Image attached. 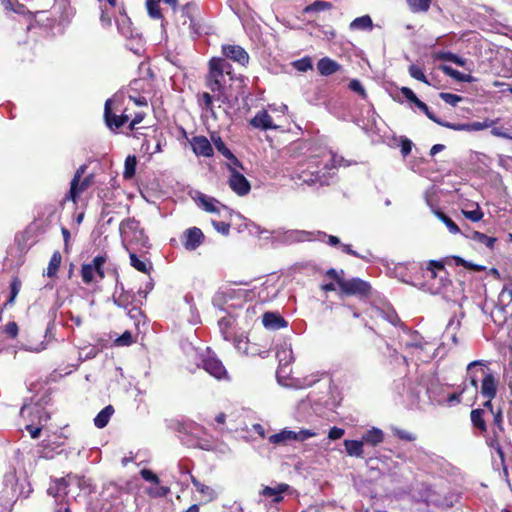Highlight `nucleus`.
<instances>
[{"instance_id": "64", "label": "nucleus", "mask_w": 512, "mask_h": 512, "mask_svg": "<svg viewBox=\"0 0 512 512\" xmlns=\"http://www.w3.org/2000/svg\"><path fill=\"white\" fill-rule=\"evenodd\" d=\"M499 302L508 305L512 303V288L505 286L499 294Z\"/></svg>"}, {"instance_id": "62", "label": "nucleus", "mask_w": 512, "mask_h": 512, "mask_svg": "<svg viewBox=\"0 0 512 512\" xmlns=\"http://www.w3.org/2000/svg\"><path fill=\"white\" fill-rule=\"evenodd\" d=\"M316 433L311 429L302 428L299 432H294L293 440L303 441L315 436Z\"/></svg>"}, {"instance_id": "58", "label": "nucleus", "mask_w": 512, "mask_h": 512, "mask_svg": "<svg viewBox=\"0 0 512 512\" xmlns=\"http://www.w3.org/2000/svg\"><path fill=\"white\" fill-rule=\"evenodd\" d=\"M126 310L129 318L134 320L136 325H138L141 322V320L144 319V314L138 306H129L128 309Z\"/></svg>"}, {"instance_id": "41", "label": "nucleus", "mask_w": 512, "mask_h": 512, "mask_svg": "<svg viewBox=\"0 0 512 512\" xmlns=\"http://www.w3.org/2000/svg\"><path fill=\"white\" fill-rule=\"evenodd\" d=\"M374 316L380 317L383 320H386L390 324L397 326L401 323L399 316L396 314L394 310H382L379 308H376L373 310Z\"/></svg>"}, {"instance_id": "38", "label": "nucleus", "mask_w": 512, "mask_h": 512, "mask_svg": "<svg viewBox=\"0 0 512 512\" xmlns=\"http://www.w3.org/2000/svg\"><path fill=\"white\" fill-rule=\"evenodd\" d=\"M214 96H211L210 93L204 92L199 95V104L206 113L210 114L211 117L216 118V112L213 106Z\"/></svg>"}, {"instance_id": "43", "label": "nucleus", "mask_w": 512, "mask_h": 512, "mask_svg": "<svg viewBox=\"0 0 512 512\" xmlns=\"http://www.w3.org/2000/svg\"><path fill=\"white\" fill-rule=\"evenodd\" d=\"M190 478L192 484L194 485V487L196 488L197 492L200 495L208 497L209 500H213L216 498V494L210 486L200 483L199 479L193 476L192 474L190 475Z\"/></svg>"}, {"instance_id": "16", "label": "nucleus", "mask_w": 512, "mask_h": 512, "mask_svg": "<svg viewBox=\"0 0 512 512\" xmlns=\"http://www.w3.org/2000/svg\"><path fill=\"white\" fill-rule=\"evenodd\" d=\"M228 185L238 196H246L251 189L247 178L234 168H230Z\"/></svg>"}, {"instance_id": "60", "label": "nucleus", "mask_w": 512, "mask_h": 512, "mask_svg": "<svg viewBox=\"0 0 512 512\" xmlns=\"http://www.w3.org/2000/svg\"><path fill=\"white\" fill-rule=\"evenodd\" d=\"M140 475L144 480L149 481L150 483H153L155 485H158L160 483L159 477L156 474H154L153 470H151V469H148V468L141 469Z\"/></svg>"}, {"instance_id": "17", "label": "nucleus", "mask_w": 512, "mask_h": 512, "mask_svg": "<svg viewBox=\"0 0 512 512\" xmlns=\"http://www.w3.org/2000/svg\"><path fill=\"white\" fill-rule=\"evenodd\" d=\"M204 239L201 229L192 227L184 231L182 237L183 247L188 251H194L200 247Z\"/></svg>"}, {"instance_id": "35", "label": "nucleus", "mask_w": 512, "mask_h": 512, "mask_svg": "<svg viewBox=\"0 0 512 512\" xmlns=\"http://www.w3.org/2000/svg\"><path fill=\"white\" fill-rule=\"evenodd\" d=\"M363 443L370 444L372 446H377L382 443L384 440V433L381 429L373 427L368 429V431L362 436Z\"/></svg>"}, {"instance_id": "18", "label": "nucleus", "mask_w": 512, "mask_h": 512, "mask_svg": "<svg viewBox=\"0 0 512 512\" xmlns=\"http://www.w3.org/2000/svg\"><path fill=\"white\" fill-rule=\"evenodd\" d=\"M135 297L136 294L134 292L125 290L123 284L117 283L112 300L118 307L127 310L135 301Z\"/></svg>"}, {"instance_id": "50", "label": "nucleus", "mask_w": 512, "mask_h": 512, "mask_svg": "<svg viewBox=\"0 0 512 512\" xmlns=\"http://www.w3.org/2000/svg\"><path fill=\"white\" fill-rule=\"evenodd\" d=\"M54 9H59L61 12V21H68L71 16V7L67 0H59L56 5L53 7Z\"/></svg>"}, {"instance_id": "63", "label": "nucleus", "mask_w": 512, "mask_h": 512, "mask_svg": "<svg viewBox=\"0 0 512 512\" xmlns=\"http://www.w3.org/2000/svg\"><path fill=\"white\" fill-rule=\"evenodd\" d=\"M44 427L45 426L34 425V424H29V423H26L24 426V428L27 430V432L30 434V436L34 439L40 437Z\"/></svg>"}, {"instance_id": "30", "label": "nucleus", "mask_w": 512, "mask_h": 512, "mask_svg": "<svg viewBox=\"0 0 512 512\" xmlns=\"http://www.w3.org/2000/svg\"><path fill=\"white\" fill-rule=\"evenodd\" d=\"M470 421L472 426L479 429L481 434L487 433V423L484 418L483 408H475L470 412Z\"/></svg>"}, {"instance_id": "55", "label": "nucleus", "mask_w": 512, "mask_h": 512, "mask_svg": "<svg viewBox=\"0 0 512 512\" xmlns=\"http://www.w3.org/2000/svg\"><path fill=\"white\" fill-rule=\"evenodd\" d=\"M432 0H409L412 10L415 12H426L429 10Z\"/></svg>"}, {"instance_id": "53", "label": "nucleus", "mask_w": 512, "mask_h": 512, "mask_svg": "<svg viewBox=\"0 0 512 512\" xmlns=\"http://www.w3.org/2000/svg\"><path fill=\"white\" fill-rule=\"evenodd\" d=\"M414 105L416 107H418L420 110H422L423 113L426 114V116L431 119L434 123L436 124H442V120L440 118H437L432 112L431 110L429 109V107L424 103L422 102V100H420L419 98H417V100L415 101Z\"/></svg>"}, {"instance_id": "49", "label": "nucleus", "mask_w": 512, "mask_h": 512, "mask_svg": "<svg viewBox=\"0 0 512 512\" xmlns=\"http://www.w3.org/2000/svg\"><path fill=\"white\" fill-rule=\"evenodd\" d=\"M499 119H489L486 118L482 122H472L469 123V131H479L484 130L486 128L492 127L497 124Z\"/></svg>"}, {"instance_id": "10", "label": "nucleus", "mask_w": 512, "mask_h": 512, "mask_svg": "<svg viewBox=\"0 0 512 512\" xmlns=\"http://www.w3.org/2000/svg\"><path fill=\"white\" fill-rule=\"evenodd\" d=\"M86 170V165H81L76 170L73 178L70 181V190L68 192V195L66 196V199H70L75 203L82 194V192L91 186V183L93 181V175H88L82 178Z\"/></svg>"}, {"instance_id": "32", "label": "nucleus", "mask_w": 512, "mask_h": 512, "mask_svg": "<svg viewBox=\"0 0 512 512\" xmlns=\"http://www.w3.org/2000/svg\"><path fill=\"white\" fill-rule=\"evenodd\" d=\"M317 68L320 74L329 76L336 73L340 68V65L329 57H323L319 60Z\"/></svg>"}, {"instance_id": "61", "label": "nucleus", "mask_w": 512, "mask_h": 512, "mask_svg": "<svg viewBox=\"0 0 512 512\" xmlns=\"http://www.w3.org/2000/svg\"><path fill=\"white\" fill-rule=\"evenodd\" d=\"M440 97L443 101H445L446 104H449L450 106H457L462 100V97L459 95L444 92L440 93Z\"/></svg>"}, {"instance_id": "23", "label": "nucleus", "mask_w": 512, "mask_h": 512, "mask_svg": "<svg viewBox=\"0 0 512 512\" xmlns=\"http://www.w3.org/2000/svg\"><path fill=\"white\" fill-rule=\"evenodd\" d=\"M196 201L200 208L210 213L220 214L221 210H228L226 206L220 204L219 200L204 194H199Z\"/></svg>"}, {"instance_id": "22", "label": "nucleus", "mask_w": 512, "mask_h": 512, "mask_svg": "<svg viewBox=\"0 0 512 512\" xmlns=\"http://www.w3.org/2000/svg\"><path fill=\"white\" fill-rule=\"evenodd\" d=\"M262 323L267 330L275 331L284 329L288 322L278 312H266L262 316Z\"/></svg>"}, {"instance_id": "14", "label": "nucleus", "mask_w": 512, "mask_h": 512, "mask_svg": "<svg viewBox=\"0 0 512 512\" xmlns=\"http://www.w3.org/2000/svg\"><path fill=\"white\" fill-rule=\"evenodd\" d=\"M340 291L345 295L365 297L369 295L371 285L369 282L359 278L344 279L340 280Z\"/></svg>"}, {"instance_id": "12", "label": "nucleus", "mask_w": 512, "mask_h": 512, "mask_svg": "<svg viewBox=\"0 0 512 512\" xmlns=\"http://www.w3.org/2000/svg\"><path fill=\"white\" fill-rule=\"evenodd\" d=\"M20 413L27 423L34 425L46 426L51 419V415L40 404H24Z\"/></svg>"}, {"instance_id": "25", "label": "nucleus", "mask_w": 512, "mask_h": 512, "mask_svg": "<svg viewBox=\"0 0 512 512\" xmlns=\"http://www.w3.org/2000/svg\"><path fill=\"white\" fill-rule=\"evenodd\" d=\"M460 210L463 216L472 222H479L484 217V212L478 202H466Z\"/></svg>"}, {"instance_id": "8", "label": "nucleus", "mask_w": 512, "mask_h": 512, "mask_svg": "<svg viewBox=\"0 0 512 512\" xmlns=\"http://www.w3.org/2000/svg\"><path fill=\"white\" fill-rule=\"evenodd\" d=\"M503 422V414L500 410L496 411L493 416V423L491 426V431L486 436L487 446L491 449H494L497 453L498 457L503 458V443L506 440L505 429Z\"/></svg>"}, {"instance_id": "45", "label": "nucleus", "mask_w": 512, "mask_h": 512, "mask_svg": "<svg viewBox=\"0 0 512 512\" xmlns=\"http://www.w3.org/2000/svg\"><path fill=\"white\" fill-rule=\"evenodd\" d=\"M332 8L331 2L326 1H315L310 5H307L303 8V13H312V12H323L328 11V9Z\"/></svg>"}, {"instance_id": "51", "label": "nucleus", "mask_w": 512, "mask_h": 512, "mask_svg": "<svg viewBox=\"0 0 512 512\" xmlns=\"http://www.w3.org/2000/svg\"><path fill=\"white\" fill-rule=\"evenodd\" d=\"M408 72H409L410 76L413 77L414 79L420 80L423 83L430 85V83H429L428 79L426 78L425 73L421 67H419L415 64L410 65Z\"/></svg>"}, {"instance_id": "6", "label": "nucleus", "mask_w": 512, "mask_h": 512, "mask_svg": "<svg viewBox=\"0 0 512 512\" xmlns=\"http://www.w3.org/2000/svg\"><path fill=\"white\" fill-rule=\"evenodd\" d=\"M121 97L114 96L108 98L104 107V119L108 128L115 130L124 126L130 119L127 110H123L120 115H117V111L121 110Z\"/></svg>"}, {"instance_id": "3", "label": "nucleus", "mask_w": 512, "mask_h": 512, "mask_svg": "<svg viewBox=\"0 0 512 512\" xmlns=\"http://www.w3.org/2000/svg\"><path fill=\"white\" fill-rule=\"evenodd\" d=\"M424 290L434 295H442L445 301L456 302L449 274L443 263L430 261L424 272Z\"/></svg>"}, {"instance_id": "21", "label": "nucleus", "mask_w": 512, "mask_h": 512, "mask_svg": "<svg viewBox=\"0 0 512 512\" xmlns=\"http://www.w3.org/2000/svg\"><path fill=\"white\" fill-rule=\"evenodd\" d=\"M191 146L194 154L201 157L213 156V148L209 139L205 136H194L191 138Z\"/></svg>"}, {"instance_id": "7", "label": "nucleus", "mask_w": 512, "mask_h": 512, "mask_svg": "<svg viewBox=\"0 0 512 512\" xmlns=\"http://www.w3.org/2000/svg\"><path fill=\"white\" fill-rule=\"evenodd\" d=\"M234 324L235 319L232 315L223 316L218 320L219 330L222 333L224 340H232L234 349L238 352H247L250 349L247 336L243 333L235 335L232 331Z\"/></svg>"}, {"instance_id": "36", "label": "nucleus", "mask_w": 512, "mask_h": 512, "mask_svg": "<svg viewBox=\"0 0 512 512\" xmlns=\"http://www.w3.org/2000/svg\"><path fill=\"white\" fill-rule=\"evenodd\" d=\"M114 413V407L108 405L101 410L94 418V424L98 428H104L109 424V419Z\"/></svg>"}, {"instance_id": "31", "label": "nucleus", "mask_w": 512, "mask_h": 512, "mask_svg": "<svg viewBox=\"0 0 512 512\" xmlns=\"http://www.w3.org/2000/svg\"><path fill=\"white\" fill-rule=\"evenodd\" d=\"M211 141L213 142V145L215 146L216 150L220 152L222 156L225 158L232 160L234 163L238 165L239 160L236 158V156L231 152V150L226 146L224 141L219 137L217 134L211 135Z\"/></svg>"}, {"instance_id": "27", "label": "nucleus", "mask_w": 512, "mask_h": 512, "mask_svg": "<svg viewBox=\"0 0 512 512\" xmlns=\"http://www.w3.org/2000/svg\"><path fill=\"white\" fill-rule=\"evenodd\" d=\"M289 488H290V486L285 483L277 484L274 487L265 486L261 490L260 494L265 497H274V499H273L274 502H280L284 498L282 496V494L286 493Z\"/></svg>"}, {"instance_id": "26", "label": "nucleus", "mask_w": 512, "mask_h": 512, "mask_svg": "<svg viewBox=\"0 0 512 512\" xmlns=\"http://www.w3.org/2000/svg\"><path fill=\"white\" fill-rule=\"evenodd\" d=\"M116 26L118 32L123 35L125 38H133L134 30L132 27V22L125 12L120 13L118 17H116Z\"/></svg>"}, {"instance_id": "28", "label": "nucleus", "mask_w": 512, "mask_h": 512, "mask_svg": "<svg viewBox=\"0 0 512 512\" xmlns=\"http://www.w3.org/2000/svg\"><path fill=\"white\" fill-rule=\"evenodd\" d=\"M481 394L489 399H493L497 394V382L492 374L484 376L481 382Z\"/></svg>"}, {"instance_id": "2", "label": "nucleus", "mask_w": 512, "mask_h": 512, "mask_svg": "<svg viewBox=\"0 0 512 512\" xmlns=\"http://www.w3.org/2000/svg\"><path fill=\"white\" fill-rule=\"evenodd\" d=\"M232 66L225 58L213 57L209 63V73L206 76V86L220 103L229 100L228 83L233 79Z\"/></svg>"}, {"instance_id": "5", "label": "nucleus", "mask_w": 512, "mask_h": 512, "mask_svg": "<svg viewBox=\"0 0 512 512\" xmlns=\"http://www.w3.org/2000/svg\"><path fill=\"white\" fill-rule=\"evenodd\" d=\"M120 236L123 247L126 251L131 250V245L139 248H147L148 238L144 229L136 219L128 218L121 221L119 225Z\"/></svg>"}, {"instance_id": "4", "label": "nucleus", "mask_w": 512, "mask_h": 512, "mask_svg": "<svg viewBox=\"0 0 512 512\" xmlns=\"http://www.w3.org/2000/svg\"><path fill=\"white\" fill-rule=\"evenodd\" d=\"M261 233H269L272 242L284 245L321 240V237L325 235V232L323 231H307L298 229H277L273 231L263 230Z\"/></svg>"}, {"instance_id": "56", "label": "nucleus", "mask_w": 512, "mask_h": 512, "mask_svg": "<svg viewBox=\"0 0 512 512\" xmlns=\"http://www.w3.org/2000/svg\"><path fill=\"white\" fill-rule=\"evenodd\" d=\"M348 88L352 90L354 93H357L359 96H361L363 99L367 98L366 89L363 87V85L360 83L359 79H351Z\"/></svg>"}, {"instance_id": "40", "label": "nucleus", "mask_w": 512, "mask_h": 512, "mask_svg": "<svg viewBox=\"0 0 512 512\" xmlns=\"http://www.w3.org/2000/svg\"><path fill=\"white\" fill-rule=\"evenodd\" d=\"M89 357V355H87L85 358L79 356L76 358L75 362L68 363L66 366H59L58 369L54 371L51 375L52 381H55L57 372H59V376L71 374L73 370L76 369L81 362L85 361V359Z\"/></svg>"}, {"instance_id": "15", "label": "nucleus", "mask_w": 512, "mask_h": 512, "mask_svg": "<svg viewBox=\"0 0 512 512\" xmlns=\"http://www.w3.org/2000/svg\"><path fill=\"white\" fill-rule=\"evenodd\" d=\"M402 342L404 343L405 349H416V350H431L433 345L430 342L425 341L423 336L418 332L404 331L402 336Z\"/></svg>"}, {"instance_id": "52", "label": "nucleus", "mask_w": 512, "mask_h": 512, "mask_svg": "<svg viewBox=\"0 0 512 512\" xmlns=\"http://www.w3.org/2000/svg\"><path fill=\"white\" fill-rule=\"evenodd\" d=\"M439 59H442V61L452 62L459 66H464L466 64V61L464 58L453 54L451 52H445L438 55Z\"/></svg>"}, {"instance_id": "33", "label": "nucleus", "mask_w": 512, "mask_h": 512, "mask_svg": "<svg viewBox=\"0 0 512 512\" xmlns=\"http://www.w3.org/2000/svg\"><path fill=\"white\" fill-rule=\"evenodd\" d=\"M345 450L348 456L352 457H362L363 450V440L356 439H345L344 440Z\"/></svg>"}, {"instance_id": "19", "label": "nucleus", "mask_w": 512, "mask_h": 512, "mask_svg": "<svg viewBox=\"0 0 512 512\" xmlns=\"http://www.w3.org/2000/svg\"><path fill=\"white\" fill-rule=\"evenodd\" d=\"M222 53L225 57L240 65L246 66V64L249 62V55L247 54L245 48L239 45H223Z\"/></svg>"}, {"instance_id": "29", "label": "nucleus", "mask_w": 512, "mask_h": 512, "mask_svg": "<svg viewBox=\"0 0 512 512\" xmlns=\"http://www.w3.org/2000/svg\"><path fill=\"white\" fill-rule=\"evenodd\" d=\"M127 252L129 253L130 264L134 269L146 274H149L151 272V270L153 269L151 261H149L146 258H138L137 253L135 251L129 250Z\"/></svg>"}, {"instance_id": "20", "label": "nucleus", "mask_w": 512, "mask_h": 512, "mask_svg": "<svg viewBox=\"0 0 512 512\" xmlns=\"http://www.w3.org/2000/svg\"><path fill=\"white\" fill-rule=\"evenodd\" d=\"M202 367L206 372L210 375L222 379L227 376V371L225 366L219 360V358L215 356H208L202 359Z\"/></svg>"}, {"instance_id": "47", "label": "nucleus", "mask_w": 512, "mask_h": 512, "mask_svg": "<svg viewBox=\"0 0 512 512\" xmlns=\"http://www.w3.org/2000/svg\"><path fill=\"white\" fill-rule=\"evenodd\" d=\"M137 168V158L135 156H128L125 160V169L123 176L125 179H131L135 176Z\"/></svg>"}, {"instance_id": "11", "label": "nucleus", "mask_w": 512, "mask_h": 512, "mask_svg": "<svg viewBox=\"0 0 512 512\" xmlns=\"http://www.w3.org/2000/svg\"><path fill=\"white\" fill-rule=\"evenodd\" d=\"M461 327V319L458 316H453L446 326V329L442 335V349L454 350L459 348V344L463 340L461 336H458L457 332ZM438 348L437 350H441Z\"/></svg>"}, {"instance_id": "1", "label": "nucleus", "mask_w": 512, "mask_h": 512, "mask_svg": "<svg viewBox=\"0 0 512 512\" xmlns=\"http://www.w3.org/2000/svg\"><path fill=\"white\" fill-rule=\"evenodd\" d=\"M350 162L333 154L331 150H321L309 155L298 164L292 179L298 185H329L336 176L337 168L348 167Z\"/></svg>"}, {"instance_id": "37", "label": "nucleus", "mask_w": 512, "mask_h": 512, "mask_svg": "<svg viewBox=\"0 0 512 512\" xmlns=\"http://www.w3.org/2000/svg\"><path fill=\"white\" fill-rule=\"evenodd\" d=\"M294 436V430L282 429L281 432L270 435L268 442L274 445L285 444L286 441L293 440Z\"/></svg>"}, {"instance_id": "59", "label": "nucleus", "mask_w": 512, "mask_h": 512, "mask_svg": "<svg viewBox=\"0 0 512 512\" xmlns=\"http://www.w3.org/2000/svg\"><path fill=\"white\" fill-rule=\"evenodd\" d=\"M394 436L397 438L404 440V441H415L416 435L412 432H409V430L401 429V428H395L393 430Z\"/></svg>"}, {"instance_id": "46", "label": "nucleus", "mask_w": 512, "mask_h": 512, "mask_svg": "<svg viewBox=\"0 0 512 512\" xmlns=\"http://www.w3.org/2000/svg\"><path fill=\"white\" fill-rule=\"evenodd\" d=\"M434 214L438 219L443 221V223L446 225L450 233L456 234L460 232V228L456 225V223L453 220H451L450 217L446 216L445 213H443L440 210H434Z\"/></svg>"}, {"instance_id": "13", "label": "nucleus", "mask_w": 512, "mask_h": 512, "mask_svg": "<svg viewBox=\"0 0 512 512\" xmlns=\"http://www.w3.org/2000/svg\"><path fill=\"white\" fill-rule=\"evenodd\" d=\"M107 258L105 256H97L91 262L85 263L81 267V278L84 283H91L97 278L102 280L105 278V272L103 270L104 264Z\"/></svg>"}, {"instance_id": "34", "label": "nucleus", "mask_w": 512, "mask_h": 512, "mask_svg": "<svg viewBox=\"0 0 512 512\" xmlns=\"http://www.w3.org/2000/svg\"><path fill=\"white\" fill-rule=\"evenodd\" d=\"M467 238L484 245L488 249H493L494 245L497 241L494 237H489L487 234L479 232V231H470L469 234L466 235Z\"/></svg>"}, {"instance_id": "57", "label": "nucleus", "mask_w": 512, "mask_h": 512, "mask_svg": "<svg viewBox=\"0 0 512 512\" xmlns=\"http://www.w3.org/2000/svg\"><path fill=\"white\" fill-rule=\"evenodd\" d=\"M133 342H134L133 335L129 331H126L122 335L117 336L116 339L114 340V344L117 347L129 346Z\"/></svg>"}, {"instance_id": "42", "label": "nucleus", "mask_w": 512, "mask_h": 512, "mask_svg": "<svg viewBox=\"0 0 512 512\" xmlns=\"http://www.w3.org/2000/svg\"><path fill=\"white\" fill-rule=\"evenodd\" d=\"M372 26L373 23L369 15L359 16L349 24V28L352 31H358V29L365 31V29H371Z\"/></svg>"}, {"instance_id": "24", "label": "nucleus", "mask_w": 512, "mask_h": 512, "mask_svg": "<svg viewBox=\"0 0 512 512\" xmlns=\"http://www.w3.org/2000/svg\"><path fill=\"white\" fill-rule=\"evenodd\" d=\"M250 125L254 128L262 129V130H268V129H275L276 126L273 123V118L268 113L267 110H260L258 113H256L252 119L249 121Z\"/></svg>"}, {"instance_id": "54", "label": "nucleus", "mask_w": 512, "mask_h": 512, "mask_svg": "<svg viewBox=\"0 0 512 512\" xmlns=\"http://www.w3.org/2000/svg\"><path fill=\"white\" fill-rule=\"evenodd\" d=\"M147 12L152 18H161L162 14L160 11L159 1L157 0H147L146 1Z\"/></svg>"}, {"instance_id": "39", "label": "nucleus", "mask_w": 512, "mask_h": 512, "mask_svg": "<svg viewBox=\"0 0 512 512\" xmlns=\"http://www.w3.org/2000/svg\"><path fill=\"white\" fill-rule=\"evenodd\" d=\"M61 262H62V254L59 251L53 252L52 258L50 259L47 270H46V276L49 278L55 277L60 268Z\"/></svg>"}, {"instance_id": "48", "label": "nucleus", "mask_w": 512, "mask_h": 512, "mask_svg": "<svg viewBox=\"0 0 512 512\" xmlns=\"http://www.w3.org/2000/svg\"><path fill=\"white\" fill-rule=\"evenodd\" d=\"M294 361V355L293 354H284V357H281L279 360V366L277 369V375H289L290 370L288 371V366L291 362Z\"/></svg>"}, {"instance_id": "44", "label": "nucleus", "mask_w": 512, "mask_h": 512, "mask_svg": "<svg viewBox=\"0 0 512 512\" xmlns=\"http://www.w3.org/2000/svg\"><path fill=\"white\" fill-rule=\"evenodd\" d=\"M441 68L444 74L450 76L453 79L463 81L464 83H471L473 80V77L470 74H463L451 66L442 65Z\"/></svg>"}, {"instance_id": "9", "label": "nucleus", "mask_w": 512, "mask_h": 512, "mask_svg": "<svg viewBox=\"0 0 512 512\" xmlns=\"http://www.w3.org/2000/svg\"><path fill=\"white\" fill-rule=\"evenodd\" d=\"M66 436L63 433L53 432L48 434L37 445L39 457L52 459L56 454L60 453L61 448L65 445Z\"/></svg>"}]
</instances>
